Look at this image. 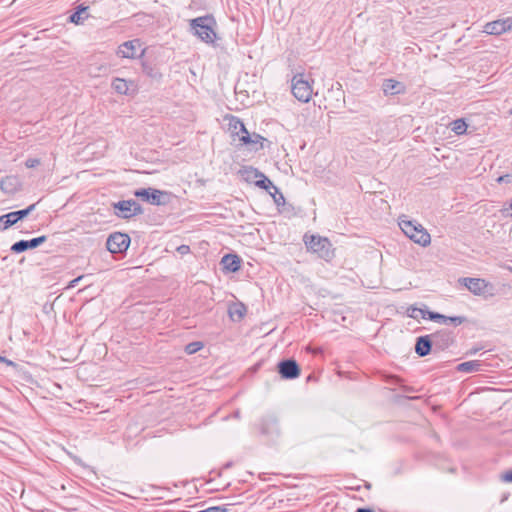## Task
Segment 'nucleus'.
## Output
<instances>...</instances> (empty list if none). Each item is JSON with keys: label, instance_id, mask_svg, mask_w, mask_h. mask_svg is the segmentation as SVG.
<instances>
[{"label": "nucleus", "instance_id": "f257e3e1", "mask_svg": "<svg viewBox=\"0 0 512 512\" xmlns=\"http://www.w3.org/2000/svg\"><path fill=\"white\" fill-rule=\"evenodd\" d=\"M303 241L307 250L317 254L324 261L330 262L335 257V250L327 237L305 234Z\"/></svg>", "mask_w": 512, "mask_h": 512}, {"label": "nucleus", "instance_id": "f03ea898", "mask_svg": "<svg viewBox=\"0 0 512 512\" xmlns=\"http://www.w3.org/2000/svg\"><path fill=\"white\" fill-rule=\"evenodd\" d=\"M216 21L213 16L206 15L190 20L193 33L205 43H213L216 38Z\"/></svg>", "mask_w": 512, "mask_h": 512}, {"label": "nucleus", "instance_id": "7ed1b4c3", "mask_svg": "<svg viewBox=\"0 0 512 512\" xmlns=\"http://www.w3.org/2000/svg\"><path fill=\"white\" fill-rule=\"evenodd\" d=\"M399 227L414 243L422 247H426L431 243L430 234L421 224L415 221L401 219Z\"/></svg>", "mask_w": 512, "mask_h": 512}, {"label": "nucleus", "instance_id": "20e7f679", "mask_svg": "<svg viewBox=\"0 0 512 512\" xmlns=\"http://www.w3.org/2000/svg\"><path fill=\"white\" fill-rule=\"evenodd\" d=\"M313 82V79L304 73L294 75L291 80V91L294 97L300 102H309L313 94V88L311 85Z\"/></svg>", "mask_w": 512, "mask_h": 512}, {"label": "nucleus", "instance_id": "39448f33", "mask_svg": "<svg viewBox=\"0 0 512 512\" xmlns=\"http://www.w3.org/2000/svg\"><path fill=\"white\" fill-rule=\"evenodd\" d=\"M112 208L114 215L121 219H131L144 213L143 207L134 199L114 202Z\"/></svg>", "mask_w": 512, "mask_h": 512}, {"label": "nucleus", "instance_id": "423d86ee", "mask_svg": "<svg viewBox=\"0 0 512 512\" xmlns=\"http://www.w3.org/2000/svg\"><path fill=\"white\" fill-rule=\"evenodd\" d=\"M134 196L151 205H165L168 202L169 194L156 188H139L133 192Z\"/></svg>", "mask_w": 512, "mask_h": 512}, {"label": "nucleus", "instance_id": "0eeeda50", "mask_svg": "<svg viewBox=\"0 0 512 512\" xmlns=\"http://www.w3.org/2000/svg\"><path fill=\"white\" fill-rule=\"evenodd\" d=\"M131 243L128 234L122 232L111 233L106 240V248L112 254H125Z\"/></svg>", "mask_w": 512, "mask_h": 512}, {"label": "nucleus", "instance_id": "6e6552de", "mask_svg": "<svg viewBox=\"0 0 512 512\" xmlns=\"http://www.w3.org/2000/svg\"><path fill=\"white\" fill-rule=\"evenodd\" d=\"M37 203H33L25 209L12 211L0 216V231H5L19 221H22L36 208Z\"/></svg>", "mask_w": 512, "mask_h": 512}, {"label": "nucleus", "instance_id": "1a4fd4ad", "mask_svg": "<svg viewBox=\"0 0 512 512\" xmlns=\"http://www.w3.org/2000/svg\"><path fill=\"white\" fill-rule=\"evenodd\" d=\"M142 42L140 39H132L119 45L117 55L121 58L135 59L142 57L145 53V48L141 49Z\"/></svg>", "mask_w": 512, "mask_h": 512}, {"label": "nucleus", "instance_id": "9d476101", "mask_svg": "<svg viewBox=\"0 0 512 512\" xmlns=\"http://www.w3.org/2000/svg\"><path fill=\"white\" fill-rule=\"evenodd\" d=\"M277 372L284 380H294L300 376L301 368L295 359L286 358L278 362Z\"/></svg>", "mask_w": 512, "mask_h": 512}, {"label": "nucleus", "instance_id": "9b49d317", "mask_svg": "<svg viewBox=\"0 0 512 512\" xmlns=\"http://www.w3.org/2000/svg\"><path fill=\"white\" fill-rule=\"evenodd\" d=\"M435 351H445L455 343V335L452 331L442 329L431 334Z\"/></svg>", "mask_w": 512, "mask_h": 512}, {"label": "nucleus", "instance_id": "f8f14e48", "mask_svg": "<svg viewBox=\"0 0 512 512\" xmlns=\"http://www.w3.org/2000/svg\"><path fill=\"white\" fill-rule=\"evenodd\" d=\"M459 283L477 296L485 295L487 288L491 287L489 282L481 278L464 277L459 279Z\"/></svg>", "mask_w": 512, "mask_h": 512}, {"label": "nucleus", "instance_id": "ddd939ff", "mask_svg": "<svg viewBox=\"0 0 512 512\" xmlns=\"http://www.w3.org/2000/svg\"><path fill=\"white\" fill-rule=\"evenodd\" d=\"M512 29V18L498 19L484 25L483 32L489 35H501Z\"/></svg>", "mask_w": 512, "mask_h": 512}, {"label": "nucleus", "instance_id": "4468645a", "mask_svg": "<svg viewBox=\"0 0 512 512\" xmlns=\"http://www.w3.org/2000/svg\"><path fill=\"white\" fill-rule=\"evenodd\" d=\"M47 236L41 235L29 240H19L12 244L10 251L15 254L23 253L27 250L35 249L46 242Z\"/></svg>", "mask_w": 512, "mask_h": 512}, {"label": "nucleus", "instance_id": "2eb2a0df", "mask_svg": "<svg viewBox=\"0 0 512 512\" xmlns=\"http://www.w3.org/2000/svg\"><path fill=\"white\" fill-rule=\"evenodd\" d=\"M242 258L235 253L225 254L220 264L224 273H235L240 270Z\"/></svg>", "mask_w": 512, "mask_h": 512}, {"label": "nucleus", "instance_id": "dca6fc26", "mask_svg": "<svg viewBox=\"0 0 512 512\" xmlns=\"http://www.w3.org/2000/svg\"><path fill=\"white\" fill-rule=\"evenodd\" d=\"M433 347L434 343L431 334L421 335L416 338L414 350L419 357L429 355Z\"/></svg>", "mask_w": 512, "mask_h": 512}, {"label": "nucleus", "instance_id": "f3484780", "mask_svg": "<svg viewBox=\"0 0 512 512\" xmlns=\"http://www.w3.org/2000/svg\"><path fill=\"white\" fill-rule=\"evenodd\" d=\"M382 90L386 96H393L404 94L406 87L402 82L389 78L383 81Z\"/></svg>", "mask_w": 512, "mask_h": 512}, {"label": "nucleus", "instance_id": "a211bd4d", "mask_svg": "<svg viewBox=\"0 0 512 512\" xmlns=\"http://www.w3.org/2000/svg\"><path fill=\"white\" fill-rule=\"evenodd\" d=\"M408 315H409V317L414 318V319L421 317L422 319L434 321L437 323H438L439 319H441L439 312L431 311L427 308L410 307L408 309Z\"/></svg>", "mask_w": 512, "mask_h": 512}, {"label": "nucleus", "instance_id": "6ab92c4d", "mask_svg": "<svg viewBox=\"0 0 512 512\" xmlns=\"http://www.w3.org/2000/svg\"><path fill=\"white\" fill-rule=\"evenodd\" d=\"M259 431L263 435H278L279 425L275 417L262 418L259 423Z\"/></svg>", "mask_w": 512, "mask_h": 512}, {"label": "nucleus", "instance_id": "aec40b11", "mask_svg": "<svg viewBox=\"0 0 512 512\" xmlns=\"http://www.w3.org/2000/svg\"><path fill=\"white\" fill-rule=\"evenodd\" d=\"M247 313V307L242 302H233L228 307V315L234 322L241 321Z\"/></svg>", "mask_w": 512, "mask_h": 512}, {"label": "nucleus", "instance_id": "412c9836", "mask_svg": "<svg viewBox=\"0 0 512 512\" xmlns=\"http://www.w3.org/2000/svg\"><path fill=\"white\" fill-rule=\"evenodd\" d=\"M87 10L88 6H85L84 4L78 5L74 12L69 16L68 21L75 25L83 24L84 20L88 17L86 14Z\"/></svg>", "mask_w": 512, "mask_h": 512}, {"label": "nucleus", "instance_id": "4be33fe9", "mask_svg": "<svg viewBox=\"0 0 512 512\" xmlns=\"http://www.w3.org/2000/svg\"><path fill=\"white\" fill-rule=\"evenodd\" d=\"M483 363L479 360L462 362L457 365L456 370L463 373H472L482 371Z\"/></svg>", "mask_w": 512, "mask_h": 512}, {"label": "nucleus", "instance_id": "5701e85b", "mask_svg": "<svg viewBox=\"0 0 512 512\" xmlns=\"http://www.w3.org/2000/svg\"><path fill=\"white\" fill-rule=\"evenodd\" d=\"M142 71L143 73L150 77L151 79L159 80L162 77V73L160 72L159 68L148 61H143L142 64Z\"/></svg>", "mask_w": 512, "mask_h": 512}, {"label": "nucleus", "instance_id": "b1692460", "mask_svg": "<svg viewBox=\"0 0 512 512\" xmlns=\"http://www.w3.org/2000/svg\"><path fill=\"white\" fill-rule=\"evenodd\" d=\"M17 179L14 176H6L0 181V189L6 194H12L16 191Z\"/></svg>", "mask_w": 512, "mask_h": 512}, {"label": "nucleus", "instance_id": "393cba45", "mask_svg": "<svg viewBox=\"0 0 512 512\" xmlns=\"http://www.w3.org/2000/svg\"><path fill=\"white\" fill-rule=\"evenodd\" d=\"M229 127L232 133L238 135L239 137L241 134H244L248 131L245 127V124L236 116H231Z\"/></svg>", "mask_w": 512, "mask_h": 512}, {"label": "nucleus", "instance_id": "a878e982", "mask_svg": "<svg viewBox=\"0 0 512 512\" xmlns=\"http://www.w3.org/2000/svg\"><path fill=\"white\" fill-rule=\"evenodd\" d=\"M129 84H132V82H128L127 80L122 78H115L112 81V88L118 94L127 95L129 90Z\"/></svg>", "mask_w": 512, "mask_h": 512}, {"label": "nucleus", "instance_id": "bb28decb", "mask_svg": "<svg viewBox=\"0 0 512 512\" xmlns=\"http://www.w3.org/2000/svg\"><path fill=\"white\" fill-rule=\"evenodd\" d=\"M440 318L438 323L441 324H452L453 326H459L467 321L465 316H446L440 313Z\"/></svg>", "mask_w": 512, "mask_h": 512}, {"label": "nucleus", "instance_id": "cd10ccee", "mask_svg": "<svg viewBox=\"0 0 512 512\" xmlns=\"http://www.w3.org/2000/svg\"><path fill=\"white\" fill-rule=\"evenodd\" d=\"M255 186L267 191L269 194L277 188L273 182L264 174L260 179L254 181Z\"/></svg>", "mask_w": 512, "mask_h": 512}, {"label": "nucleus", "instance_id": "c85d7f7f", "mask_svg": "<svg viewBox=\"0 0 512 512\" xmlns=\"http://www.w3.org/2000/svg\"><path fill=\"white\" fill-rule=\"evenodd\" d=\"M244 179L248 182H254L264 175L261 171L253 167H247L243 170Z\"/></svg>", "mask_w": 512, "mask_h": 512}, {"label": "nucleus", "instance_id": "c756f323", "mask_svg": "<svg viewBox=\"0 0 512 512\" xmlns=\"http://www.w3.org/2000/svg\"><path fill=\"white\" fill-rule=\"evenodd\" d=\"M467 128L468 125L462 118L456 119L451 123V130L457 135H462L466 133Z\"/></svg>", "mask_w": 512, "mask_h": 512}, {"label": "nucleus", "instance_id": "7c9ffc66", "mask_svg": "<svg viewBox=\"0 0 512 512\" xmlns=\"http://www.w3.org/2000/svg\"><path fill=\"white\" fill-rule=\"evenodd\" d=\"M270 196L273 199V202L275 205L279 208L281 206H284L286 201L284 195L279 191L278 188H275L273 192L270 193Z\"/></svg>", "mask_w": 512, "mask_h": 512}, {"label": "nucleus", "instance_id": "2f4dec72", "mask_svg": "<svg viewBox=\"0 0 512 512\" xmlns=\"http://www.w3.org/2000/svg\"><path fill=\"white\" fill-rule=\"evenodd\" d=\"M203 343L200 341H194L190 342L185 346V352L188 355L195 354L196 352L200 351L203 348Z\"/></svg>", "mask_w": 512, "mask_h": 512}, {"label": "nucleus", "instance_id": "473e14b6", "mask_svg": "<svg viewBox=\"0 0 512 512\" xmlns=\"http://www.w3.org/2000/svg\"><path fill=\"white\" fill-rule=\"evenodd\" d=\"M252 137H253L252 145L258 144V143L260 144V147L255 148V151H258L259 149H263L264 148L263 142L267 141V139L257 133L252 134Z\"/></svg>", "mask_w": 512, "mask_h": 512}, {"label": "nucleus", "instance_id": "72a5a7b5", "mask_svg": "<svg viewBox=\"0 0 512 512\" xmlns=\"http://www.w3.org/2000/svg\"><path fill=\"white\" fill-rule=\"evenodd\" d=\"M239 140L241 141V143L243 145L248 146V145H252L253 137L247 131L246 133L240 135Z\"/></svg>", "mask_w": 512, "mask_h": 512}, {"label": "nucleus", "instance_id": "f704fd0d", "mask_svg": "<svg viewBox=\"0 0 512 512\" xmlns=\"http://www.w3.org/2000/svg\"><path fill=\"white\" fill-rule=\"evenodd\" d=\"M497 183L499 184H502V183H506V184H509L512 182V174H505V175H501L499 176L497 179H496Z\"/></svg>", "mask_w": 512, "mask_h": 512}, {"label": "nucleus", "instance_id": "c9c22d12", "mask_svg": "<svg viewBox=\"0 0 512 512\" xmlns=\"http://www.w3.org/2000/svg\"><path fill=\"white\" fill-rule=\"evenodd\" d=\"M40 164V160L37 158H28L25 162L27 168H35Z\"/></svg>", "mask_w": 512, "mask_h": 512}, {"label": "nucleus", "instance_id": "e433bc0d", "mask_svg": "<svg viewBox=\"0 0 512 512\" xmlns=\"http://www.w3.org/2000/svg\"><path fill=\"white\" fill-rule=\"evenodd\" d=\"M501 480L506 483H512V469L502 473Z\"/></svg>", "mask_w": 512, "mask_h": 512}, {"label": "nucleus", "instance_id": "4c0bfd02", "mask_svg": "<svg viewBox=\"0 0 512 512\" xmlns=\"http://www.w3.org/2000/svg\"><path fill=\"white\" fill-rule=\"evenodd\" d=\"M82 278H83V276H79V277H77V278H75V279L71 280V281L69 282L68 287H69V288H74V287H76V285L78 284V282H79Z\"/></svg>", "mask_w": 512, "mask_h": 512}, {"label": "nucleus", "instance_id": "58836bf2", "mask_svg": "<svg viewBox=\"0 0 512 512\" xmlns=\"http://www.w3.org/2000/svg\"><path fill=\"white\" fill-rule=\"evenodd\" d=\"M0 362L5 363L8 366H15V363L4 356L0 355Z\"/></svg>", "mask_w": 512, "mask_h": 512}, {"label": "nucleus", "instance_id": "ea45409f", "mask_svg": "<svg viewBox=\"0 0 512 512\" xmlns=\"http://www.w3.org/2000/svg\"><path fill=\"white\" fill-rule=\"evenodd\" d=\"M481 349H482V347H473V348H471V349L467 352V355H475V354H476V353H478Z\"/></svg>", "mask_w": 512, "mask_h": 512}, {"label": "nucleus", "instance_id": "a19ab883", "mask_svg": "<svg viewBox=\"0 0 512 512\" xmlns=\"http://www.w3.org/2000/svg\"><path fill=\"white\" fill-rule=\"evenodd\" d=\"M355 512H375L372 508L369 507H359Z\"/></svg>", "mask_w": 512, "mask_h": 512}, {"label": "nucleus", "instance_id": "79ce46f5", "mask_svg": "<svg viewBox=\"0 0 512 512\" xmlns=\"http://www.w3.org/2000/svg\"><path fill=\"white\" fill-rule=\"evenodd\" d=\"M178 250H179L181 253H184V252H186V251H188V250H189V246H187V245H181V246L178 248Z\"/></svg>", "mask_w": 512, "mask_h": 512}, {"label": "nucleus", "instance_id": "37998d69", "mask_svg": "<svg viewBox=\"0 0 512 512\" xmlns=\"http://www.w3.org/2000/svg\"><path fill=\"white\" fill-rule=\"evenodd\" d=\"M229 467H231V463L230 462L225 465V468H229Z\"/></svg>", "mask_w": 512, "mask_h": 512}, {"label": "nucleus", "instance_id": "c03bdc74", "mask_svg": "<svg viewBox=\"0 0 512 512\" xmlns=\"http://www.w3.org/2000/svg\"><path fill=\"white\" fill-rule=\"evenodd\" d=\"M510 113L512 114V107H511Z\"/></svg>", "mask_w": 512, "mask_h": 512}]
</instances>
